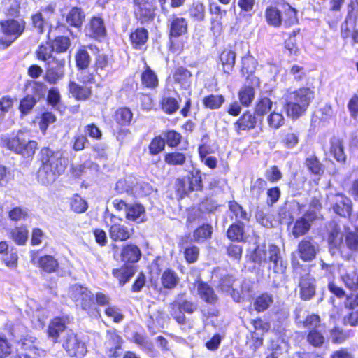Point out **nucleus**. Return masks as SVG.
Here are the masks:
<instances>
[{
    "label": "nucleus",
    "mask_w": 358,
    "mask_h": 358,
    "mask_svg": "<svg viewBox=\"0 0 358 358\" xmlns=\"http://www.w3.org/2000/svg\"><path fill=\"white\" fill-rule=\"evenodd\" d=\"M41 165L38 171V180L43 185L53 183L63 173L66 167V159L61 151L43 148L39 152Z\"/></svg>",
    "instance_id": "nucleus-1"
},
{
    "label": "nucleus",
    "mask_w": 358,
    "mask_h": 358,
    "mask_svg": "<svg viewBox=\"0 0 358 358\" xmlns=\"http://www.w3.org/2000/svg\"><path fill=\"white\" fill-rule=\"evenodd\" d=\"M313 98L314 92L309 87L287 92L284 105L287 115L292 119L299 118L305 113Z\"/></svg>",
    "instance_id": "nucleus-2"
},
{
    "label": "nucleus",
    "mask_w": 358,
    "mask_h": 358,
    "mask_svg": "<svg viewBox=\"0 0 358 358\" xmlns=\"http://www.w3.org/2000/svg\"><path fill=\"white\" fill-rule=\"evenodd\" d=\"M1 25L5 38H0V49L3 50L22 35L25 29L26 22L22 19H11L1 22Z\"/></svg>",
    "instance_id": "nucleus-3"
},
{
    "label": "nucleus",
    "mask_w": 358,
    "mask_h": 358,
    "mask_svg": "<svg viewBox=\"0 0 358 358\" xmlns=\"http://www.w3.org/2000/svg\"><path fill=\"white\" fill-rule=\"evenodd\" d=\"M294 274L299 275V296L303 301H309L315 295V280L309 273H306L304 267L299 262L294 264Z\"/></svg>",
    "instance_id": "nucleus-4"
},
{
    "label": "nucleus",
    "mask_w": 358,
    "mask_h": 358,
    "mask_svg": "<svg viewBox=\"0 0 358 358\" xmlns=\"http://www.w3.org/2000/svg\"><path fill=\"white\" fill-rule=\"evenodd\" d=\"M60 342L62 348L70 357L83 356L87 352L85 343L72 331H67Z\"/></svg>",
    "instance_id": "nucleus-5"
},
{
    "label": "nucleus",
    "mask_w": 358,
    "mask_h": 358,
    "mask_svg": "<svg viewBox=\"0 0 358 358\" xmlns=\"http://www.w3.org/2000/svg\"><path fill=\"white\" fill-rule=\"evenodd\" d=\"M71 298L76 306L85 311H89L94 305L93 294L85 287L75 285L71 288Z\"/></svg>",
    "instance_id": "nucleus-6"
},
{
    "label": "nucleus",
    "mask_w": 358,
    "mask_h": 358,
    "mask_svg": "<svg viewBox=\"0 0 358 358\" xmlns=\"http://www.w3.org/2000/svg\"><path fill=\"white\" fill-rule=\"evenodd\" d=\"M327 200L334 212L337 215L346 217H349L352 211V202L351 199L342 194H330Z\"/></svg>",
    "instance_id": "nucleus-7"
},
{
    "label": "nucleus",
    "mask_w": 358,
    "mask_h": 358,
    "mask_svg": "<svg viewBox=\"0 0 358 358\" xmlns=\"http://www.w3.org/2000/svg\"><path fill=\"white\" fill-rule=\"evenodd\" d=\"M319 251L320 245L312 237L302 239L297 245L299 257L304 262H311L315 259Z\"/></svg>",
    "instance_id": "nucleus-8"
},
{
    "label": "nucleus",
    "mask_w": 358,
    "mask_h": 358,
    "mask_svg": "<svg viewBox=\"0 0 358 358\" xmlns=\"http://www.w3.org/2000/svg\"><path fill=\"white\" fill-rule=\"evenodd\" d=\"M65 64L64 58L52 57L48 62L45 80L50 84H55L59 80H61L64 76Z\"/></svg>",
    "instance_id": "nucleus-9"
},
{
    "label": "nucleus",
    "mask_w": 358,
    "mask_h": 358,
    "mask_svg": "<svg viewBox=\"0 0 358 358\" xmlns=\"http://www.w3.org/2000/svg\"><path fill=\"white\" fill-rule=\"evenodd\" d=\"M122 338L115 330H108L104 343L106 355L110 358L119 357L122 354Z\"/></svg>",
    "instance_id": "nucleus-10"
},
{
    "label": "nucleus",
    "mask_w": 358,
    "mask_h": 358,
    "mask_svg": "<svg viewBox=\"0 0 358 358\" xmlns=\"http://www.w3.org/2000/svg\"><path fill=\"white\" fill-rule=\"evenodd\" d=\"M155 8L145 0H134V15L141 23L151 22L155 17Z\"/></svg>",
    "instance_id": "nucleus-11"
},
{
    "label": "nucleus",
    "mask_w": 358,
    "mask_h": 358,
    "mask_svg": "<svg viewBox=\"0 0 358 358\" xmlns=\"http://www.w3.org/2000/svg\"><path fill=\"white\" fill-rule=\"evenodd\" d=\"M85 33L87 37L100 40L106 36V28L103 18L93 16L85 27Z\"/></svg>",
    "instance_id": "nucleus-12"
},
{
    "label": "nucleus",
    "mask_w": 358,
    "mask_h": 358,
    "mask_svg": "<svg viewBox=\"0 0 358 358\" xmlns=\"http://www.w3.org/2000/svg\"><path fill=\"white\" fill-rule=\"evenodd\" d=\"M268 269L275 273H284L287 268V262L280 255V248L275 245H268Z\"/></svg>",
    "instance_id": "nucleus-13"
},
{
    "label": "nucleus",
    "mask_w": 358,
    "mask_h": 358,
    "mask_svg": "<svg viewBox=\"0 0 358 358\" xmlns=\"http://www.w3.org/2000/svg\"><path fill=\"white\" fill-rule=\"evenodd\" d=\"M315 211H308L294 224L292 233L294 238H299L305 235L310 229L311 223L316 219Z\"/></svg>",
    "instance_id": "nucleus-14"
},
{
    "label": "nucleus",
    "mask_w": 358,
    "mask_h": 358,
    "mask_svg": "<svg viewBox=\"0 0 358 358\" xmlns=\"http://www.w3.org/2000/svg\"><path fill=\"white\" fill-rule=\"evenodd\" d=\"M28 133L26 131L18 130L16 132H13L10 135H2L0 136V143L2 146L17 153L24 138L27 137Z\"/></svg>",
    "instance_id": "nucleus-15"
},
{
    "label": "nucleus",
    "mask_w": 358,
    "mask_h": 358,
    "mask_svg": "<svg viewBox=\"0 0 358 358\" xmlns=\"http://www.w3.org/2000/svg\"><path fill=\"white\" fill-rule=\"evenodd\" d=\"M169 36L178 38L187 32V20L182 17L173 15L169 20Z\"/></svg>",
    "instance_id": "nucleus-16"
},
{
    "label": "nucleus",
    "mask_w": 358,
    "mask_h": 358,
    "mask_svg": "<svg viewBox=\"0 0 358 358\" xmlns=\"http://www.w3.org/2000/svg\"><path fill=\"white\" fill-rule=\"evenodd\" d=\"M257 122V115L250 111L244 113L234 123V128L238 134L241 131H246L254 129Z\"/></svg>",
    "instance_id": "nucleus-17"
},
{
    "label": "nucleus",
    "mask_w": 358,
    "mask_h": 358,
    "mask_svg": "<svg viewBox=\"0 0 358 358\" xmlns=\"http://www.w3.org/2000/svg\"><path fill=\"white\" fill-rule=\"evenodd\" d=\"M329 152L339 163H345L347 156L344 151L343 141L338 136H333L329 141Z\"/></svg>",
    "instance_id": "nucleus-18"
},
{
    "label": "nucleus",
    "mask_w": 358,
    "mask_h": 358,
    "mask_svg": "<svg viewBox=\"0 0 358 358\" xmlns=\"http://www.w3.org/2000/svg\"><path fill=\"white\" fill-rule=\"evenodd\" d=\"M85 20V13L79 7L71 8L65 15V21L67 24L76 29H80Z\"/></svg>",
    "instance_id": "nucleus-19"
},
{
    "label": "nucleus",
    "mask_w": 358,
    "mask_h": 358,
    "mask_svg": "<svg viewBox=\"0 0 358 358\" xmlns=\"http://www.w3.org/2000/svg\"><path fill=\"white\" fill-rule=\"evenodd\" d=\"M108 232L112 240L115 241H124L130 238L133 233V229H130L123 224L115 223L110 226Z\"/></svg>",
    "instance_id": "nucleus-20"
},
{
    "label": "nucleus",
    "mask_w": 358,
    "mask_h": 358,
    "mask_svg": "<svg viewBox=\"0 0 358 358\" xmlns=\"http://www.w3.org/2000/svg\"><path fill=\"white\" fill-rule=\"evenodd\" d=\"M328 242L332 247H338L343 241L341 227L335 221H331L327 225Z\"/></svg>",
    "instance_id": "nucleus-21"
},
{
    "label": "nucleus",
    "mask_w": 358,
    "mask_h": 358,
    "mask_svg": "<svg viewBox=\"0 0 358 358\" xmlns=\"http://www.w3.org/2000/svg\"><path fill=\"white\" fill-rule=\"evenodd\" d=\"M301 312V310H296L295 312V318L298 324H301L304 327L308 328L309 331L315 329H323L319 315L311 314L307 315L305 320H301L300 316Z\"/></svg>",
    "instance_id": "nucleus-22"
},
{
    "label": "nucleus",
    "mask_w": 358,
    "mask_h": 358,
    "mask_svg": "<svg viewBox=\"0 0 358 358\" xmlns=\"http://www.w3.org/2000/svg\"><path fill=\"white\" fill-rule=\"evenodd\" d=\"M234 282L235 279L232 275H227L220 279L219 287L222 292L229 294L235 301L239 302L241 296L233 287Z\"/></svg>",
    "instance_id": "nucleus-23"
},
{
    "label": "nucleus",
    "mask_w": 358,
    "mask_h": 358,
    "mask_svg": "<svg viewBox=\"0 0 358 358\" xmlns=\"http://www.w3.org/2000/svg\"><path fill=\"white\" fill-rule=\"evenodd\" d=\"M145 211L139 203L129 204L126 211V218L129 220L141 223L145 221Z\"/></svg>",
    "instance_id": "nucleus-24"
},
{
    "label": "nucleus",
    "mask_w": 358,
    "mask_h": 358,
    "mask_svg": "<svg viewBox=\"0 0 358 358\" xmlns=\"http://www.w3.org/2000/svg\"><path fill=\"white\" fill-rule=\"evenodd\" d=\"M65 322L62 318H55L50 323L48 333L50 338L52 339L54 342L58 341V338L62 334L66 332V331Z\"/></svg>",
    "instance_id": "nucleus-25"
},
{
    "label": "nucleus",
    "mask_w": 358,
    "mask_h": 358,
    "mask_svg": "<svg viewBox=\"0 0 358 358\" xmlns=\"http://www.w3.org/2000/svg\"><path fill=\"white\" fill-rule=\"evenodd\" d=\"M141 256L139 248L133 244L127 245L123 247L121 252L122 260L126 262H136Z\"/></svg>",
    "instance_id": "nucleus-26"
},
{
    "label": "nucleus",
    "mask_w": 358,
    "mask_h": 358,
    "mask_svg": "<svg viewBox=\"0 0 358 358\" xmlns=\"http://www.w3.org/2000/svg\"><path fill=\"white\" fill-rule=\"evenodd\" d=\"M197 291L200 297L208 303L214 304L218 299L214 289L206 282H199Z\"/></svg>",
    "instance_id": "nucleus-27"
},
{
    "label": "nucleus",
    "mask_w": 358,
    "mask_h": 358,
    "mask_svg": "<svg viewBox=\"0 0 358 358\" xmlns=\"http://www.w3.org/2000/svg\"><path fill=\"white\" fill-rule=\"evenodd\" d=\"M37 148V142L31 140L29 133H28L27 137L24 138L23 143H22V145H20L16 154L20 155L26 158L32 157Z\"/></svg>",
    "instance_id": "nucleus-28"
},
{
    "label": "nucleus",
    "mask_w": 358,
    "mask_h": 358,
    "mask_svg": "<svg viewBox=\"0 0 358 358\" xmlns=\"http://www.w3.org/2000/svg\"><path fill=\"white\" fill-rule=\"evenodd\" d=\"M282 24L285 27L289 28L298 23L297 10L289 4L285 3L282 6Z\"/></svg>",
    "instance_id": "nucleus-29"
},
{
    "label": "nucleus",
    "mask_w": 358,
    "mask_h": 358,
    "mask_svg": "<svg viewBox=\"0 0 358 358\" xmlns=\"http://www.w3.org/2000/svg\"><path fill=\"white\" fill-rule=\"evenodd\" d=\"M69 90L77 100H85L91 95V90L86 86H81L73 81L69 83Z\"/></svg>",
    "instance_id": "nucleus-30"
},
{
    "label": "nucleus",
    "mask_w": 358,
    "mask_h": 358,
    "mask_svg": "<svg viewBox=\"0 0 358 358\" xmlns=\"http://www.w3.org/2000/svg\"><path fill=\"white\" fill-rule=\"evenodd\" d=\"M265 18L270 26L279 27L282 24L281 12L275 7L268 6L266 9Z\"/></svg>",
    "instance_id": "nucleus-31"
},
{
    "label": "nucleus",
    "mask_w": 358,
    "mask_h": 358,
    "mask_svg": "<svg viewBox=\"0 0 358 358\" xmlns=\"http://www.w3.org/2000/svg\"><path fill=\"white\" fill-rule=\"evenodd\" d=\"M161 282L164 288L173 289L179 283L180 278L174 271L166 269L162 275Z\"/></svg>",
    "instance_id": "nucleus-32"
},
{
    "label": "nucleus",
    "mask_w": 358,
    "mask_h": 358,
    "mask_svg": "<svg viewBox=\"0 0 358 358\" xmlns=\"http://www.w3.org/2000/svg\"><path fill=\"white\" fill-rule=\"evenodd\" d=\"M134 268L131 265L123 266L120 268L113 269V275L118 279L120 285H124L134 275Z\"/></svg>",
    "instance_id": "nucleus-33"
},
{
    "label": "nucleus",
    "mask_w": 358,
    "mask_h": 358,
    "mask_svg": "<svg viewBox=\"0 0 358 358\" xmlns=\"http://www.w3.org/2000/svg\"><path fill=\"white\" fill-rule=\"evenodd\" d=\"M220 59L222 64L224 72L229 74L235 64L236 53L234 51L225 50L221 53Z\"/></svg>",
    "instance_id": "nucleus-34"
},
{
    "label": "nucleus",
    "mask_w": 358,
    "mask_h": 358,
    "mask_svg": "<svg viewBox=\"0 0 358 358\" xmlns=\"http://www.w3.org/2000/svg\"><path fill=\"white\" fill-rule=\"evenodd\" d=\"M273 302V295L271 294L264 292L255 299L254 301V307L257 312H263L268 309Z\"/></svg>",
    "instance_id": "nucleus-35"
},
{
    "label": "nucleus",
    "mask_w": 358,
    "mask_h": 358,
    "mask_svg": "<svg viewBox=\"0 0 358 358\" xmlns=\"http://www.w3.org/2000/svg\"><path fill=\"white\" fill-rule=\"evenodd\" d=\"M273 106V102L268 97H261L255 105V113L258 117H264L271 110Z\"/></svg>",
    "instance_id": "nucleus-36"
},
{
    "label": "nucleus",
    "mask_w": 358,
    "mask_h": 358,
    "mask_svg": "<svg viewBox=\"0 0 358 358\" xmlns=\"http://www.w3.org/2000/svg\"><path fill=\"white\" fill-rule=\"evenodd\" d=\"M76 64L78 69H87L91 62V57L86 47L80 48L75 55Z\"/></svg>",
    "instance_id": "nucleus-37"
},
{
    "label": "nucleus",
    "mask_w": 358,
    "mask_h": 358,
    "mask_svg": "<svg viewBox=\"0 0 358 358\" xmlns=\"http://www.w3.org/2000/svg\"><path fill=\"white\" fill-rule=\"evenodd\" d=\"M225 99L221 94H210L203 99V104L205 108L210 110L219 109L224 103Z\"/></svg>",
    "instance_id": "nucleus-38"
},
{
    "label": "nucleus",
    "mask_w": 358,
    "mask_h": 358,
    "mask_svg": "<svg viewBox=\"0 0 358 358\" xmlns=\"http://www.w3.org/2000/svg\"><path fill=\"white\" fill-rule=\"evenodd\" d=\"M136 184V180L134 178L128 177L122 178L117 182L115 189L118 194H129L132 192Z\"/></svg>",
    "instance_id": "nucleus-39"
},
{
    "label": "nucleus",
    "mask_w": 358,
    "mask_h": 358,
    "mask_svg": "<svg viewBox=\"0 0 358 358\" xmlns=\"http://www.w3.org/2000/svg\"><path fill=\"white\" fill-rule=\"evenodd\" d=\"M148 38V32L144 28H138L130 35L131 41L135 48H141Z\"/></svg>",
    "instance_id": "nucleus-40"
},
{
    "label": "nucleus",
    "mask_w": 358,
    "mask_h": 358,
    "mask_svg": "<svg viewBox=\"0 0 358 358\" xmlns=\"http://www.w3.org/2000/svg\"><path fill=\"white\" fill-rule=\"evenodd\" d=\"M244 227L241 221L232 224L227 230V237L231 241H241L244 234Z\"/></svg>",
    "instance_id": "nucleus-41"
},
{
    "label": "nucleus",
    "mask_w": 358,
    "mask_h": 358,
    "mask_svg": "<svg viewBox=\"0 0 358 358\" xmlns=\"http://www.w3.org/2000/svg\"><path fill=\"white\" fill-rule=\"evenodd\" d=\"M142 84L148 88H155L158 85V79L149 66L145 65V69L141 75Z\"/></svg>",
    "instance_id": "nucleus-42"
},
{
    "label": "nucleus",
    "mask_w": 358,
    "mask_h": 358,
    "mask_svg": "<svg viewBox=\"0 0 358 358\" xmlns=\"http://www.w3.org/2000/svg\"><path fill=\"white\" fill-rule=\"evenodd\" d=\"M191 77V72L182 66L176 69L173 74L174 80L181 84L184 87L189 86Z\"/></svg>",
    "instance_id": "nucleus-43"
},
{
    "label": "nucleus",
    "mask_w": 358,
    "mask_h": 358,
    "mask_svg": "<svg viewBox=\"0 0 358 358\" xmlns=\"http://www.w3.org/2000/svg\"><path fill=\"white\" fill-rule=\"evenodd\" d=\"M38 264L40 268L48 273L56 271L59 266L57 260L51 255L41 257L39 259Z\"/></svg>",
    "instance_id": "nucleus-44"
},
{
    "label": "nucleus",
    "mask_w": 358,
    "mask_h": 358,
    "mask_svg": "<svg viewBox=\"0 0 358 358\" xmlns=\"http://www.w3.org/2000/svg\"><path fill=\"white\" fill-rule=\"evenodd\" d=\"M251 260L261 265L268 261V249L266 250L264 245L257 246L250 255Z\"/></svg>",
    "instance_id": "nucleus-45"
},
{
    "label": "nucleus",
    "mask_w": 358,
    "mask_h": 358,
    "mask_svg": "<svg viewBox=\"0 0 358 358\" xmlns=\"http://www.w3.org/2000/svg\"><path fill=\"white\" fill-rule=\"evenodd\" d=\"M54 52L61 53L66 52L71 45V40L67 36H59L51 42Z\"/></svg>",
    "instance_id": "nucleus-46"
},
{
    "label": "nucleus",
    "mask_w": 358,
    "mask_h": 358,
    "mask_svg": "<svg viewBox=\"0 0 358 358\" xmlns=\"http://www.w3.org/2000/svg\"><path fill=\"white\" fill-rule=\"evenodd\" d=\"M189 16L195 21L201 22L206 16L205 6L200 2H194L189 10Z\"/></svg>",
    "instance_id": "nucleus-47"
},
{
    "label": "nucleus",
    "mask_w": 358,
    "mask_h": 358,
    "mask_svg": "<svg viewBox=\"0 0 358 358\" xmlns=\"http://www.w3.org/2000/svg\"><path fill=\"white\" fill-rule=\"evenodd\" d=\"M169 311L170 315L180 324H184L186 321V317L183 313H182L181 308L179 304V299L175 300L169 304Z\"/></svg>",
    "instance_id": "nucleus-48"
},
{
    "label": "nucleus",
    "mask_w": 358,
    "mask_h": 358,
    "mask_svg": "<svg viewBox=\"0 0 358 358\" xmlns=\"http://www.w3.org/2000/svg\"><path fill=\"white\" fill-rule=\"evenodd\" d=\"M238 97L241 104L249 106L255 98V90L250 86L242 87L238 92Z\"/></svg>",
    "instance_id": "nucleus-49"
},
{
    "label": "nucleus",
    "mask_w": 358,
    "mask_h": 358,
    "mask_svg": "<svg viewBox=\"0 0 358 358\" xmlns=\"http://www.w3.org/2000/svg\"><path fill=\"white\" fill-rule=\"evenodd\" d=\"M345 285L353 292H358V273H345L341 275Z\"/></svg>",
    "instance_id": "nucleus-50"
},
{
    "label": "nucleus",
    "mask_w": 358,
    "mask_h": 358,
    "mask_svg": "<svg viewBox=\"0 0 358 358\" xmlns=\"http://www.w3.org/2000/svg\"><path fill=\"white\" fill-rule=\"evenodd\" d=\"M305 164L308 169L313 174L320 175L324 172L322 164L314 155L308 156Z\"/></svg>",
    "instance_id": "nucleus-51"
},
{
    "label": "nucleus",
    "mask_w": 358,
    "mask_h": 358,
    "mask_svg": "<svg viewBox=\"0 0 358 358\" xmlns=\"http://www.w3.org/2000/svg\"><path fill=\"white\" fill-rule=\"evenodd\" d=\"M322 329H315L309 331L307 336L308 342L314 347H320L324 343Z\"/></svg>",
    "instance_id": "nucleus-52"
},
{
    "label": "nucleus",
    "mask_w": 358,
    "mask_h": 358,
    "mask_svg": "<svg viewBox=\"0 0 358 358\" xmlns=\"http://www.w3.org/2000/svg\"><path fill=\"white\" fill-rule=\"evenodd\" d=\"M266 120L268 126L273 129H278L281 127L285 124V121L282 113L275 110L271 112L267 116Z\"/></svg>",
    "instance_id": "nucleus-53"
},
{
    "label": "nucleus",
    "mask_w": 358,
    "mask_h": 358,
    "mask_svg": "<svg viewBox=\"0 0 358 358\" xmlns=\"http://www.w3.org/2000/svg\"><path fill=\"white\" fill-rule=\"evenodd\" d=\"M229 208L238 221L241 220H249L250 215L236 201H231L229 202Z\"/></svg>",
    "instance_id": "nucleus-54"
},
{
    "label": "nucleus",
    "mask_w": 358,
    "mask_h": 358,
    "mask_svg": "<svg viewBox=\"0 0 358 358\" xmlns=\"http://www.w3.org/2000/svg\"><path fill=\"white\" fill-rule=\"evenodd\" d=\"M29 85L31 87L32 93L30 95L33 96V99L38 101L45 97L47 92V87L44 83L41 82L32 81Z\"/></svg>",
    "instance_id": "nucleus-55"
},
{
    "label": "nucleus",
    "mask_w": 358,
    "mask_h": 358,
    "mask_svg": "<svg viewBox=\"0 0 358 358\" xmlns=\"http://www.w3.org/2000/svg\"><path fill=\"white\" fill-rule=\"evenodd\" d=\"M212 232L213 229L210 225L203 224L194 231V240L196 242H203L205 239L211 236Z\"/></svg>",
    "instance_id": "nucleus-56"
},
{
    "label": "nucleus",
    "mask_w": 358,
    "mask_h": 358,
    "mask_svg": "<svg viewBox=\"0 0 358 358\" xmlns=\"http://www.w3.org/2000/svg\"><path fill=\"white\" fill-rule=\"evenodd\" d=\"M10 236L18 245H24L28 237V231L24 227H15L10 231Z\"/></svg>",
    "instance_id": "nucleus-57"
},
{
    "label": "nucleus",
    "mask_w": 358,
    "mask_h": 358,
    "mask_svg": "<svg viewBox=\"0 0 358 358\" xmlns=\"http://www.w3.org/2000/svg\"><path fill=\"white\" fill-rule=\"evenodd\" d=\"M299 141V133L289 131L284 134L281 143L286 148L292 149L296 146Z\"/></svg>",
    "instance_id": "nucleus-58"
},
{
    "label": "nucleus",
    "mask_w": 358,
    "mask_h": 358,
    "mask_svg": "<svg viewBox=\"0 0 358 358\" xmlns=\"http://www.w3.org/2000/svg\"><path fill=\"white\" fill-rule=\"evenodd\" d=\"M162 108L167 114H173L179 108L177 100L173 97H164L161 101Z\"/></svg>",
    "instance_id": "nucleus-59"
},
{
    "label": "nucleus",
    "mask_w": 358,
    "mask_h": 358,
    "mask_svg": "<svg viewBox=\"0 0 358 358\" xmlns=\"http://www.w3.org/2000/svg\"><path fill=\"white\" fill-rule=\"evenodd\" d=\"M210 13L215 15V17L212 19V29H215L217 26L220 27L221 24L219 21L225 15L226 10H222L216 3H212L210 4Z\"/></svg>",
    "instance_id": "nucleus-60"
},
{
    "label": "nucleus",
    "mask_w": 358,
    "mask_h": 358,
    "mask_svg": "<svg viewBox=\"0 0 358 358\" xmlns=\"http://www.w3.org/2000/svg\"><path fill=\"white\" fill-rule=\"evenodd\" d=\"M87 203L79 195L75 194L71 200V209L78 213H82L87 210Z\"/></svg>",
    "instance_id": "nucleus-61"
},
{
    "label": "nucleus",
    "mask_w": 358,
    "mask_h": 358,
    "mask_svg": "<svg viewBox=\"0 0 358 358\" xmlns=\"http://www.w3.org/2000/svg\"><path fill=\"white\" fill-rule=\"evenodd\" d=\"M164 161L169 165H182L186 161V157L182 152H171L165 155Z\"/></svg>",
    "instance_id": "nucleus-62"
},
{
    "label": "nucleus",
    "mask_w": 358,
    "mask_h": 358,
    "mask_svg": "<svg viewBox=\"0 0 358 358\" xmlns=\"http://www.w3.org/2000/svg\"><path fill=\"white\" fill-rule=\"evenodd\" d=\"M345 244L352 252L358 253V234L355 231H350L345 234Z\"/></svg>",
    "instance_id": "nucleus-63"
},
{
    "label": "nucleus",
    "mask_w": 358,
    "mask_h": 358,
    "mask_svg": "<svg viewBox=\"0 0 358 358\" xmlns=\"http://www.w3.org/2000/svg\"><path fill=\"white\" fill-rule=\"evenodd\" d=\"M132 113L127 108H122L116 112V120L122 125H126L131 122L132 120Z\"/></svg>",
    "instance_id": "nucleus-64"
}]
</instances>
